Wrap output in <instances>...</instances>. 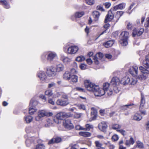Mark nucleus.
I'll use <instances>...</instances> for the list:
<instances>
[{
    "instance_id": "obj_1",
    "label": "nucleus",
    "mask_w": 149,
    "mask_h": 149,
    "mask_svg": "<svg viewBox=\"0 0 149 149\" xmlns=\"http://www.w3.org/2000/svg\"><path fill=\"white\" fill-rule=\"evenodd\" d=\"M125 3H122L114 6L109 11L105 19V23H106L108 22L111 21L114 18V12L118 9H123L125 8Z\"/></svg>"
},
{
    "instance_id": "obj_2",
    "label": "nucleus",
    "mask_w": 149,
    "mask_h": 149,
    "mask_svg": "<svg viewBox=\"0 0 149 149\" xmlns=\"http://www.w3.org/2000/svg\"><path fill=\"white\" fill-rule=\"evenodd\" d=\"M110 85L108 83H105L103 84V89L99 88L98 93H96L95 96H101L107 93L108 95H111L113 93L112 90L109 89Z\"/></svg>"
},
{
    "instance_id": "obj_3",
    "label": "nucleus",
    "mask_w": 149,
    "mask_h": 149,
    "mask_svg": "<svg viewBox=\"0 0 149 149\" xmlns=\"http://www.w3.org/2000/svg\"><path fill=\"white\" fill-rule=\"evenodd\" d=\"M84 83L85 86L87 89L89 91L93 92L95 96L96 93L99 92V86H98L91 82L88 80L85 81Z\"/></svg>"
},
{
    "instance_id": "obj_4",
    "label": "nucleus",
    "mask_w": 149,
    "mask_h": 149,
    "mask_svg": "<svg viewBox=\"0 0 149 149\" xmlns=\"http://www.w3.org/2000/svg\"><path fill=\"white\" fill-rule=\"evenodd\" d=\"M53 113L51 112H48L45 110H40L38 112V116L36 117L35 119L37 121H39L40 119L45 116L49 117L52 116Z\"/></svg>"
},
{
    "instance_id": "obj_5",
    "label": "nucleus",
    "mask_w": 149,
    "mask_h": 149,
    "mask_svg": "<svg viewBox=\"0 0 149 149\" xmlns=\"http://www.w3.org/2000/svg\"><path fill=\"white\" fill-rule=\"evenodd\" d=\"M129 33L126 31L122 32L120 34L121 40L119 42L123 46H125L127 44V40L128 39Z\"/></svg>"
},
{
    "instance_id": "obj_6",
    "label": "nucleus",
    "mask_w": 149,
    "mask_h": 149,
    "mask_svg": "<svg viewBox=\"0 0 149 149\" xmlns=\"http://www.w3.org/2000/svg\"><path fill=\"white\" fill-rule=\"evenodd\" d=\"M137 81L136 79L132 78L130 79L129 77H125L121 79L120 82L124 85L129 84L130 85H134L136 84Z\"/></svg>"
},
{
    "instance_id": "obj_7",
    "label": "nucleus",
    "mask_w": 149,
    "mask_h": 149,
    "mask_svg": "<svg viewBox=\"0 0 149 149\" xmlns=\"http://www.w3.org/2000/svg\"><path fill=\"white\" fill-rule=\"evenodd\" d=\"M120 81L119 79L117 77H114L111 79L110 84L114 86L113 91L116 93H118L119 91L118 88L116 86L119 84Z\"/></svg>"
},
{
    "instance_id": "obj_8",
    "label": "nucleus",
    "mask_w": 149,
    "mask_h": 149,
    "mask_svg": "<svg viewBox=\"0 0 149 149\" xmlns=\"http://www.w3.org/2000/svg\"><path fill=\"white\" fill-rule=\"evenodd\" d=\"M79 49V47L76 45L71 46L68 48L67 53L71 55L76 54Z\"/></svg>"
},
{
    "instance_id": "obj_9",
    "label": "nucleus",
    "mask_w": 149,
    "mask_h": 149,
    "mask_svg": "<svg viewBox=\"0 0 149 149\" xmlns=\"http://www.w3.org/2000/svg\"><path fill=\"white\" fill-rule=\"evenodd\" d=\"M56 68L53 66H50L47 68L46 73L48 76L53 77L55 76L56 74Z\"/></svg>"
},
{
    "instance_id": "obj_10",
    "label": "nucleus",
    "mask_w": 149,
    "mask_h": 149,
    "mask_svg": "<svg viewBox=\"0 0 149 149\" xmlns=\"http://www.w3.org/2000/svg\"><path fill=\"white\" fill-rule=\"evenodd\" d=\"M63 125L65 128L69 130L72 129L74 128L73 125L70 119H67L64 120Z\"/></svg>"
},
{
    "instance_id": "obj_11",
    "label": "nucleus",
    "mask_w": 149,
    "mask_h": 149,
    "mask_svg": "<svg viewBox=\"0 0 149 149\" xmlns=\"http://www.w3.org/2000/svg\"><path fill=\"white\" fill-rule=\"evenodd\" d=\"M56 104L58 105L65 107L68 104L69 102L68 100H65L60 99L57 100Z\"/></svg>"
},
{
    "instance_id": "obj_12",
    "label": "nucleus",
    "mask_w": 149,
    "mask_h": 149,
    "mask_svg": "<svg viewBox=\"0 0 149 149\" xmlns=\"http://www.w3.org/2000/svg\"><path fill=\"white\" fill-rule=\"evenodd\" d=\"M129 72L133 76H136L138 74V68L136 66H133L129 69Z\"/></svg>"
},
{
    "instance_id": "obj_13",
    "label": "nucleus",
    "mask_w": 149,
    "mask_h": 149,
    "mask_svg": "<svg viewBox=\"0 0 149 149\" xmlns=\"http://www.w3.org/2000/svg\"><path fill=\"white\" fill-rule=\"evenodd\" d=\"M144 31L143 29L142 28L140 29H135L133 30L132 35L133 37H135L136 36H139L141 35Z\"/></svg>"
},
{
    "instance_id": "obj_14",
    "label": "nucleus",
    "mask_w": 149,
    "mask_h": 149,
    "mask_svg": "<svg viewBox=\"0 0 149 149\" xmlns=\"http://www.w3.org/2000/svg\"><path fill=\"white\" fill-rule=\"evenodd\" d=\"M37 75L40 80L42 81H44L47 78L45 72L42 71H40L38 72Z\"/></svg>"
},
{
    "instance_id": "obj_15",
    "label": "nucleus",
    "mask_w": 149,
    "mask_h": 149,
    "mask_svg": "<svg viewBox=\"0 0 149 149\" xmlns=\"http://www.w3.org/2000/svg\"><path fill=\"white\" fill-rule=\"evenodd\" d=\"M91 115L93 120H94L97 116V111L96 109L94 107L91 108Z\"/></svg>"
},
{
    "instance_id": "obj_16",
    "label": "nucleus",
    "mask_w": 149,
    "mask_h": 149,
    "mask_svg": "<svg viewBox=\"0 0 149 149\" xmlns=\"http://www.w3.org/2000/svg\"><path fill=\"white\" fill-rule=\"evenodd\" d=\"M56 56V54L55 52H49L47 55V59L49 61H52Z\"/></svg>"
},
{
    "instance_id": "obj_17",
    "label": "nucleus",
    "mask_w": 149,
    "mask_h": 149,
    "mask_svg": "<svg viewBox=\"0 0 149 149\" xmlns=\"http://www.w3.org/2000/svg\"><path fill=\"white\" fill-rule=\"evenodd\" d=\"M61 60L65 64H68L71 61V59L67 57L64 56L63 55H61Z\"/></svg>"
},
{
    "instance_id": "obj_18",
    "label": "nucleus",
    "mask_w": 149,
    "mask_h": 149,
    "mask_svg": "<svg viewBox=\"0 0 149 149\" xmlns=\"http://www.w3.org/2000/svg\"><path fill=\"white\" fill-rule=\"evenodd\" d=\"M34 140V137H30L28 138L26 141V143L27 146H30L31 144L33 142Z\"/></svg>"
},
{
    "instance_id": "obj_19",
    "label": "nucleus",
    "mask_w": 149,
    "mask_h": 149,
    "mask_svg": "<svg viewBox=\"0 0 149 149\" xmlns=\"http://www.w3.org/2000/svg\"><path fill=\"white\" fill-rule=\"evenodd\" d=\"M64 68V65L62 64H59L57 65L56 66V71L58 72H60L63 71Z\"/></svg>"
},
{
    "instance_id": "obj_20",
    "label": "nucleus",
    "mask_w": 149,
    "mask_h": 149,
    "mask_svg": "<svg viewBox=\"0 0 149 149\" xmlns=\"http://www.w3.org/2000/svg\"><path fill=\"white\" fill-rule=\"evenodd\" d=\"M38 102L34 99H32L30 103L29 107L31 106L34 108H36L35 106L38 104Z\"/></svg>"
},
{
    "instance_id": "obj_21",
    "label": "nucleus",
    "mask_w": 149,
    "mask_h": 149,
    "mask_svg": "<svg viewBox=\"0 0 149 149\" xmlns=\"http://www.w3.org/2000/svg\"><path fill=\"white\" fill-rule=\"evenodd\" d=\"M114 43V41L113 40H109L106 42L105 43L104 45L105 47L106 48H109L111 47Z\"/></svg>"
},
{
    "instance_id": "obj_22",
    "label": "nucleus",
    "mask_w": 149,
    "mask_h": 149,
    "mask_svg": "<svg viewBox=\"0 0 149 149\" xmlns=\"http://www.w3.org/2000/svg\"><path fill=\"white\" fill-rule=\"evenodd\" d=\"M107 127V126L106 123L104 121L102 122L99 125V128L102 129L103 131H104L106 129Z\"/></svg>"
},
{
    "instance_id": "obj_23",
    "label": "nucleus",
    "mask_w": 149,
    "mask_h": 149,
    "mask_svg": "<svg viewBox=\"0 0 149 149\" xmlns=\"http://www.w3.org/2000/svg\"><path fill=\"white\" fill-rule=\"evenodd\" d=\"M142 116L139 113H136L134 116L133 119L137 121H139L142 119Z\"/></svg>"
},
{
    "instance_id": "obj_24",
    "label": "nucleus",
    "mask_w": 149,
    "mask_h": 149,
    "mask_svg": "<svg viewBox=\"0 0 149 149\" xmlns=\"http://www.w3.org/2000/svg\"><path fill=\"white\" fill-rule=\"evenodd\" d=\"M93 16L95 19V21L97 20L100 16V13L97 11H95L93 12Z\"/></svg>"
},
{
    "instance_id": "obj_25",
    "label": "nucleus",
    "mask_w": 149,
    "mask_h": 149,
    "mask_svg": "<svg viewBox=\"0 0 149 149\" xmlns=\"http://www.w3.org/2000/svg\"><path fill=\"white\" fill-rule=\"evenodd\" d=\"M71 76V74L68 71L66 72L63 75V78L67 80H69Z\"/></svg>"
},
{
    "instance_id": "obj_26",
    "label": "nucleus",
    "mask_w": 149,
    "mask_h": 149,
    "mask_svg": "<svg viewBox=\"0 0 149 149\" xmlns=\"http://www.w3.org/2000/svg\"><path fill=\"white\" fill-rule=\"evenodd\" d=\"M80 136L85 137H88L91 136V133L88 132H80L79 133Z\"/></svg>"
},
{
    "instance_id": "obj_27",
    "label": "nucleus",
    "mask_w": 149,
    "mask_h": 149,
    "mask_svg": "<svg viewBox=\"0 0 149 149\" xmlns=\"http://www.w3.org/2000/svg\"><path fill=\"white\" fill-rule=\"evenodd\" d=\"M0 2L2 4L4 5L5 8L8 9L10 8L9 4L8 3L6 0H0Z\"/></svg>"
},
{
    "instance_id": "obj_28",
    "label": "nucleus",
    "mask_w": 149,
    "mask_h": 149,
    "mask_svg": "<svg viewBox=\"0 0 149 149\" xmlns=\"http://www.w3.org/2000/svg\"><path fill=\"white\" fill-rule=\"evenodd\" d=\"M144 66L147 69H149V58H146V59L143 61Z\"/></svg>"
},
{
    "instance_id": "obj_29",
    "label": "nucleus",
    "mask_w": 149,
    "mask_h": 149,
    "mask_svg": "<svg viewBox=\"0 0 149 149\" xmlns=\"http://www.w3.org/2000/svg\"><path fill=\"white\" fill-rule=\"evenodd\" d=\"M137 79L140 80H145L147 77V76L145 74H142L140 75H138L136 76Z\"/></svg>"
},
{
    "instance_id": "obj_30",
    "label": "nucleus",
    "mask_w": 149,
    "mask_h": 149,
    "mask_svg": "<svg viewBox=\"0 0 149 149\" xmlns=\"http://www.w3.org/2000/svg\"><path fill=\"white\" fill-rule=\"evenodd\" d=\"M139 69L142 73L147 74H149V71L148 70L145 68L143 67L142 66H140Z\"/></svg>"
},
{
    "instance_id": "obj_31",
    "label": "nucleus",
    "mask_w": 149,
    "mask_h": 149,
    "mask_svg": "<svg viewBox=\"0 0 149 149\" xmlns=\"http://www.w3.org/2000/svg\"><path fill=\"white\" fill-rule=\"evenodd\" d=\"M24 118L26 123H29L32 121L33 118L31 116H28L25 117Z\"/></svg>"
},
{
    "instance_id": "obj_32",
    "label": "nucleus",
    "mask_w": 149,
    "mask_h": 149,
    "mask_svg": "<svg viewBox=\"0 0 149 149\" xmlns=\"http://www.w3.org/2000/svg\"><path fill=\"white\" fill-rule=\"evenodd\" d=\"M29 113L31 115H32L34 113V112L37 111V109L36 108H34L31 106L29 107Z\"/></svg>"
},
{
    "instance_id": "obj_33",
    "label": "nucleus",
    "mask_w": 149,
    "mask_h": 149,
    "mask_svg": "<svg viewBox=\"0 0 149 149\" xmlns=\"http://www.w3.org/2000/svg\"><path fill=\"white\" fill-rule=\"evenodd\" d=\"M57 119L61 120L64 119L63 112H61L57 113L56 115Z\"/></svg>"
},
{
    "instance_id": "obj_34",
    "label": "nucleus",
    "mask_w": 149,
    "mask_h": 149,
    "mask_svg": "<svg viewBox=\"0 0 149 149\" xmlns=\"http://www.w3.org/2000/svg\"><path fill=\"white\" fill-rule=\"evenodd\" d=\"M134 143V141L132 137H131L129 140H127L125 143V144L127 146H130L131 144H133Z\"/></svg>"
},
{
    "instance_id": "obj_35",
    "label": "nucleus",
    "mask_w": 149,
    "mask_h": 149,
    "mask_svg": "<svg viewBox=\"0 0 149 149\" xmlns=\"http://www.w3.org/2000/svg\"><path fill=\"white\" fill-rule=\"evenodd\" d=\"M70 78L73 82L76 83L78 81V77L75 75H71Z\"/></svg>"
},
{
    "instance_id": "obj_36",
    "label": "nucleus",
    "mask_w": 149,
    "mask_h": 149,
    "mask_svg": "<svg viewBox=\"0 0 149 149\" xmlns=\"http://www.w3.org/2000/svg\"><path fill=\"white\" fill-rule=\"evenodd\" d=\"M145 103V100L144 99V96L143 95H141V103L140 105L139 108H143V107Z\"/></svg>"
},
{
    "instance_id": "obj_37",
    "label": "nucleus",
    "mask_w": 149,
    "mask_h": 149,
    "mask_svg": "<svg viewBox=\"0 0 149 149\" xmlns=\"http://www.w3.org/2000/svg\"><path fill=\"white\" fill-rule=\"evenodd\" d=\"M64 119L65 118L72 117L73 116L72 114L70 113H65L63 112Z\"/></svg>"
},
{
    "instance_id": "obj_38",
    "label": "nucleus",
    "mask_w": 149,
    "mask_h": 149,
    "mask_svg": "<svg viewBox=\"0 0 149 149\" xmlns=\"http://www.w3.org/2000/svg\"><path fill=\"white\" fill-rule=\"evenodd\" d=\"M45 146L42 144H39L36 145L35 149H45Z\"/></svg>"
},
{
    "instance_id": "obj_39",
    "label": "nucleus",
    "mask_w": 149,
    "mask_h": 149,
    "mask_svg": "<svg viewBox=\"0 0 149 149\" xmlns=\"http://www.w3.org/2000/svg\"><path fill=\"white\" fill-rule=\"evenodd\" d=\"M84 14L83 12H78L75 13V17L76 18H79L81 17Z\"/></svg>"
},
{
    "instance_id": "obj_40",
    "label": "nucleus",
    "mask_w": 149,
    "mask_h": 149,
    "mask_svg": "<svg viewBox=\"0 0 149 149\" xmlns=\"http://www.w3.org/2000/svg\"><path fill=\"white\" fill-rule=\"evenodd\" d=\"M137 147L141 149L143 148H144L143 143L139 141H137L136 142Z\"/></svg>"
},
{
    "instance_id": "obj_41",
    "label": "nucleus",
    "mask_w": 149,
    "mask_h": 149,
    "mask_svg": "<svg viewBox=\"0 0 149 149\" xmlns=\"http://www.w3.org/2000/svg\"><path fill=\"white\" fill-rule=\"evenodd\" d=\"M123 12L122 11H118L116 12V15L115 17H116L117 18V20H118L120 17L123 14Z\"/></svg>"
},
{
    "instance_id": "obj_42",
    "label": "nucleus",
    "mask_w": 149,
    "mask_h": 149,
    "mask_svg": "<svg viewBox=\"0 0 149 149\" xmlns=\"http://www.w3.org/2000/svg\"><path fill=\"white\" fill-rule=\"evenodd\" d=\"M93 128L92 125H90L89 124H87L86 125V128H83L84 130L86 131H89L90 130Z\"/></svg>"
},
{
    "instance_id": "obj_43",
    "label": "nucleus",
    "mask_w": 149,
    "mask_h": 149,
    "mask_svg": "<svg viewBox=\"0 0 149 149\" xmlns=\"http://www.w3.org/2000/svg\"><path fill=\"white\" fill-rule=\"evenodd\" d=\"M134 105L133 104H129L125 105H124L121 107V109L123 110H126L127 109V108H130L131 106Z\"/></svg>"
},
{
    "instance_id": "obj_44",
    "label": "nucleus",
    "mask_w": 149,
    "mask_h": 149,
    "mask_svg": "<svg viewBox=\"0 0 149 149\" xmlns=\"http://www.w3.org/2000/svg\"><path fill=\"white\" fill-rule=\"evenodd\" d=\"M76 59L77 61L80 62L84 60L85 58L84 56H81L77 57Z\"/></svg>"
},
{
    "instance_id": "obj_45",
    "label": "nucleus",
    "mask_w": 149,
    "mask_h": 149,
    "mask_svg": "<svg viewBox=\"0 0 149 149\" xmlns=\"http://www.w3.org/2000/svg\"><path fill=\"white\" fill-rule=\"evenodd\" d=\"M45 93L46 95L49 96H51L53 94L52 91L50 90L46 91L45 92Z\"/></svg>"
},
{
    "instance_id": "obj_46",
    "label": "nucleus",
    "mask_w": 149,
    "mask_h": 149,
    "mask_svg": "<svg viewBox=\"0 0 149 149\" xmlns=\"http://www.w3.org/2000/svg\"><path fill=\"white\" fill-rule=\"evenodd\" d=\"M77 107L78 108L80 109H82L83 110H86V107L83 104H78L77 105Z\"/></svg>"
},
{
    "instance_id": "obj_47",
    "label": "nucleus",
    "mask_w": 149,
    "mask_h": 149,
    "mask_svg": "<svg viewBox=\"0 0 149 149\" xmlns=\"http://www.w3.org/2000/svg\"><path fill=\"white\" fill-rule=\"evenodd\" d=\"M103 54L100 52H99L95 56L99 59H101L103 57Z\"/></svg>"
},
{
    "instance_id": "obj_48",
    "label": "nucleus",
    "mask_w": 149,
    "mask_h": 149,
    "mask_svg": "<svg viewBox=\"0 0 149 149\" xmlns=\"http://www.w3.org/2000/svg\"><path fill=\"white\" fill-rule=\"evenodd\" d=\"M111 139L113 141H117L118 140L119 137L118 135L114 134L112 136Z\"/></svg>"
},
{
    "instance_id": "obj_49",
    "label": "nucleus",
    "mask_w": 149,
    "mask_h": 149,
    "mask_svg": "<svg viewBox=\"0 0 149 149\" xmlns=\"http://www.w3.org/2000/svg\"><path fill=\"white\" fill-rule=\"evenodd\" d=\"M96 9L97 10H100L102 11H104V9L103 8L102 5H98L96 7Z\"/></svg>"
},
{
    "instance_id": "obj_50",
    "label": "nucleus",
    "mask_w": 149,
    "mask_h": 149,
    "mask_svg": "<svg viewBox=\"0 0 149 149\" xmlns=\"http://www.w3.org/2000/svg\"><path fill=\"white\" fill-rule=\"evenodd\" d=\"M86 3L90 5H91L94 4L95 1L94 0H86Z\"/></svg>"
},
{
    "instance_id": "obj_51",
    "label": "nucleus",
    "mask_w": 149,
    "mask_h": 149,
    "mask_svg": "<svg viewBox=\"0 0 149 149\" xmlns=\"http://www.w3.org/2000/svg\"><path fill=\"white\" fill-rule=\"evenodd\" d=\"M55 143H57L60 142L61 141V139L59 137H56L54 138Z\"/></svg>"
},
{
    "instance_id": "obj_52",
    "label": "nucleus",
    "mask_w": 149,
    "mask_h": 149,
    "mask_svg": "<svg viewBox=\"0 0 149 149\" xmlns=\"http://www.w3.org/2000/svg\"><path fill=\"white\" fill-rule=\"evenodd\" d=\"M95 145L96 148L98 147H100V146H102V144L100 143L98 141H95Z\"/></svg>"
},
{
    "instance_id": "obj_53",
    "label": "nucleus",
    "mask_w": 149,
    "mask_h": 149,
    "mask_svg": "<svg viewBox=\"0 0 149 149\" xmlns=\"http://www.w3.org/2000/svg\"><path fill=\"white\" fill-rule=\"evenodd\" d=\"M93 58L94 60V62L95 64H98L99 63V61L98 59H99L98 58H97L96 56H93Z\"/></svg>"
},
{
    "instance_id": "obj_54",
    "label": "nucleus",
    "mask_w": 149,
    "mask_h": 149,
    "mask_svg": "<svg viewBox=\"0 0 149 149\" xmlns=\"http://www.w3.org/2000/svg\"><path fill=\"white\" fill-rule=\"evenodd\" d=\"M82 115L81 113H76L74 114V117L75 118H80Z\"/></svg>"
},
{
    "instance_id": "obj_55",
    "label": "nucleus",
    "mask_w": 149,
    "mask_h": 149,
    "mask_svg": "<svg viewBox=\"0 0 149 149\" xmlns=\"http://www.w3.org/2000/svg\"><path fill=\"white\" fill-rule=\"evenodd\" d=\"M120 126L118 124H115L113 125L112 126V128L116 130V129H119L120 128Z\"/></svg>"
},
{
    "instance_id": "obj_56",
    "label": "nucleus",
    "mask_w": 149,
    "mask_h": 149,
    "mask_svg": "<svg viewBox=\"0 0 149 149\" xmlns=\"http://www.w3.org/2000/svg\"><path fill=\"white\" fill-rule=\"evenodd\" d=\"M142 109L143 108H141V109L140 108H139V111H140L142 115H145L147 114V113L146 111L145 110H143Z\"/></svg>"
},
{
    "instance_id": "obj_57",
    "label": "nucleus",
    "mask_w": 149,
    "mask_h": 149,
    "mask_svg": "<svg viewBox=\"0 0 149 149\" xmlns=\"http://www.w3.org/2000/svg\"><path fill=\"white\" fill-rule=\"evenodd\" d=\"M105 57L109 59L113 60V59L112 58V55L110 54H106L105 55Z\"/></svg>"
},
{
    "instance_id": "obj_58",
    "label": "nucleus",
    "mask_w": 149,
    "mask_h": 149,
    "mask_svg": "<svg viewBox=\"0 0 149 149\" xmlns=\"http://www.w3.org/2000/svg\"><path fill=\"white\" fill-rule=\"evenodd\" d=\"M56 84L54 82H52L49 84L48 85V88H51L55 86Z\"/></svg>"
},
{
    "instance_id": "obj_59",
    "label": "nucleus",
    "mask_w": 149,
    "mask_h": 149,
    "mask_svg": "<svg viewBox=\"0 0 149 149\" xmlns=\"http://www.w3.org/2000/svg\"><path fill=\"white\" fill-rule=\"evenodd\" d=\"M132 26L131 23L128 22L127 25V28L129 30H131L132 29Z\"/></svg>"
},
{
    "instance_id": "obj_60",
    "label": "nucleus",
    "mask_w": 149,
    "mask_h": 149,
    "mask_svg": "<svg viewBox=\"0 0 149 149\" xmlns=\"http://www.w3.org/2000/svg\"><path fill=\"white\" fill-rule=\"evenodd\" d=\"M134 5L135 3H133L130 6V7L129 8V9L127 11V12L128 13L130 14L131 13V11L130 12V11L131 10V9L133 7V6H134Z\"/></svg>"
},
{
    "instance_id": "obj_61",
    "label": "nucleus",
    "mask_w": 149,
    "mask_h": 149,
    "mask_svg": "<svg viewBox=\"0 0 149 149\" xmlns=\"http://www.w3.org/2000/svg\"><path fill=\"white\" fill-rule=\"evenodd\" d=\"M75 129L77 130H84L83 128L79 125H77L75 127Z\"/></svg>"
},
{
    "instance_id": "obj_62",
    "label": "nucleus",
    "mask_w": 149,
    "mask_h": 149,
    "mask_svg": "<svg viewBox=\"0 0 149 149\" xmlns=\"http://www.w3.org/2000/svg\"><path fill=\"white\" fill-rule=\"evenodd\" d=\"M61 97L62 98L67 99L66 100H68V97L67 95L65 93H63L61 96Z\"/></svg>"
},
{
    "instance_id": "obj_63",
    "label": "nucleus",
    "mask_w": 149,
    "mask_h": 149,
    "mask_svg": "<svg viewBox=\"0 0 149 149\" xmlns=\"http://www.w3.org/2000/svg\"><path fill=\"white\" fill-rule=\"evenodd\" d=\"M54 140V138L52 139H51L50 140L48 141V144L50 145L51 144H54L55 143Z\"/></svg>"
},
{
    "instance_id": "obj_64",
    "label": "nucleus",
    "mask_w": 149,
    "mask_h": 149,
    "mask_svg": "<svg viewBox=\"0 0 149 149\" xmlns=\"http://www.w3.org/2000/svg\"><path fill=\"white\" fill-rule=\"evenodd\" d=\"M48 101L49 103L51 104L52 105H54L55 104V102L51 98L49 99L48 100Z\"/></svg>"
}]
</instances>
